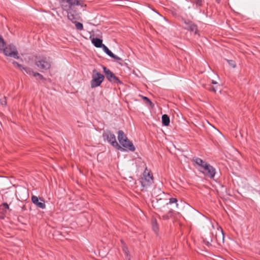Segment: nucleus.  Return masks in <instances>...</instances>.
Instances as JSON below:
<instances>
[{
    "mask_svg": "<svg viewBox=\"0 0 260 260\" xmlns=\"http://www.w3.org/2000/svg\"><path fill=\"white\" fill-rule=\"evenodd\" d=\"M90 86L92 88L100 86L105 79V76L98 72L96 69L92 71Z\"/></svg>",
    "mask_w": 260,
    "mask_h": 260,
    "instance_id": "1",
    "label": "nucleus"
},
{
    "mask_svg": "<svg viewBox=\"0 0 260 260\" xmlns=\"http://www.w3.org/2000/svg\"><path fill=\"white\" fill-rule=\"evenodd\" d=\"M153 182L152 174L151 173L146 167L143 172V176L141 179V183L143 189H147Z\"/></svg>",
    "mask_w": 260,
    "mask_h": 260,
    "instance_id": "2",
    "label": "nucleus"
},
{
    "mask_svg": "<svg viewBox=\"0 0 260 260\" xmlns=\"http://www.w3.org/2000/svg\"><path fill=\"white\" fill-rule=\"evenodd\" d=\"M51 59L49 57L39 56L36 57V64L42 70H48L51 66Z\"/></svg>",
    "mask_w": 260,
    "mask_h": 260,
    "instance_id": "3",
    "label": "nucleus"
},
{
    "mask_svg": "<svg viewBox=\"0 0 260 260\" xmlns=\"http://www.w3.org/2000/svg\"><path fill=\"white\" fill-rule=\"evenodd\" d=\"M103 137L106 139L113 147L118 150H124L120 145L116 141L115 136L114 134L110 131H107L103 134Z\"/></svg>",
    "mask_w": 260,
    "mask_h": 260,
    "instance_id": "4",
    "label": "nucleus"
},
{
    "mask_svg": "<svg viewBox=\"0 0 260 260\" xmlns=\"http://www.w3.org/2000/svg\"><path fill=\"white\" fill-rule=\"evenodd\" d=\"M4 53L6 56H9L16 59L19 58L17 49L13 45L11 44L4 48Z\"/></svg>",
    "mask_w": 260,
    "mask_h": 260,
    "instance_id": "5",
    "label": "nucleus"
},
{
    "mask_svg": "<svg viewBox=\"0 0 260 260\" xmlns=\"http://www.w3.org/2000/svg\"><path fill=\"white\" fill-rule=\"evenodd\" d=\"M103 71L107 80L114 83H121L118 78L116 77L109 69L103 67Z\"/></svg>",
    "mask_w": 260,
    "mask_h": 260,
    "instance_id": "6",
    "label": "nucleus"
},
{
    "mask_svg": "<svg viewBox=\"0 0 260 260\" xmlns=\"http://www.w3.org/2000/svg\"><path fill=\"white\" fill-rule=\"evenodd\" d=\"M204 171H202L206 176L213 178L215 174V169L210 164H207L204 166Z\"/></svg>",
    "mask_w": 260,
    "mask_h": 260,
    "instance_id": "7",
    "label": "nucleus"
},
{
    "mask_svg": "<svg viewBox=\"0 0 260 260\" xmlns=\"http://www.w3.org/2000/svg\"><path fill=\"white\" fill-rule=\"evenodd\" d=\"M182 21L185 24V26H184L185 29L190 31L194 32L195 34L197 33V26L192 21L186 20L185 19H183Z\"/></svg>",
    "mask_w": 260,
    "mask_h": 260,
    "instance_id": "8",
    "label": "nucleus"
},
{
    "mask_svg": "<svg viewBox=\"0 0 260 260\" xmlns=\"http://www.w3.org/2000/svg\"><path fill=\"white\" fill-rule=\"evenodd\" d=\"M31 202L38 207L44 209L46 208L45 201L42 199H39L37 196L33 195L31 197Z\"/></svg>",
    "mask_w": 260,
    "mask_h": 260,
    "instance_id": "9",
    "label": "nucleus"
},
{
    "mask_svg": "<svg viewBox=\"0 0 260 260\" xmlns=\"http://www.w3.org/2000/svg\"><path fill=\"white\" fill-rule=\"evenodd\" d=\"M164 192L159 189H155L153 190V194L155 196L152 200L153 205L155 203H158V201H161L162 198L159 197L161 194H164Z\"/></svg>",
    "mask_w": 260,
    "mask_h": 260,
    "instance_id": "10",
    "label": "nucleus"
},
{
    "mask_svg": "<svg viewBox=\"0 0 260 260\" xmlns=\"http://www.w3.org/2000/svg\"><path fill=\"white\" fill-rule=\"evenodd\" d=\"M120 143L124 148L129 151L133 152L135 150V147L133 143L128 139L120 142Z\"/></svg>",
    "mask_w": 260,
    "mask_h": 260,
    "instance_id": "11",
    "label": "nucleus"
},
{
    "mask_svg": "<svg viewBox=\"0 0 260 260\" xmlns=\"http://www.w3.org/2000/svg\"><path fill=\"white\" fill-rule=\"evenodd\" d=\"M62 2L63 3L68 4L69 8L75 5L81 6V7L83 6V2L81 0H62Z\"/></svg>",
    "mask_w": 260,
    "mask_h": 260,
    "instance_id": "12",
    "label": "nucleus"
},
{
    "mask_svg": "<svg viewBox=\"0 0 260 260\" xmlns=\"http://www.w3.org/2000/svg\"><path fill=\"white\" fill-rule=\"evenodd\" d=\"M102 47L103 48L104 51L109 56L117 60L122 61V59L121 58L114 54L105 45H103Z\"/></svg>",
    "mask_w": 260,
    "mask_h": 260,
    "instance_id": "13",
    "label": "nucleus"
},
{
    "mask_svg": "<svg viewBox=\"0 0 260 260\" xmlns=\"http://www.w3.org/2000/svg\"><path fill=\"white\" fill-rule=\"evenodd\" d=\"M192 161L194 162L197 165L199 166H201L203 169L204 168V166L205 165H207V162L203 160L202 159L199 157H193L192 159Z\"/></svg>",
    "mask_w": 260,
    "mask_h": 260,
    "instance_id": "14",
    "label": "nucleus"
},
{
    "mask_svg": "<svg viewBox=\"0 0 260 260\" xmlns=\"http://www.w3.org/2000/svg\"><path fill=\"white\" fill-rule=\"evenodd\" d=\"M92 43L98 48H101L104 44H102V40L99 38H93L91 40Z\"/></svg>",
    "mask_w": 260,
    "mask_h": 260,
    "instance_id": "15",
    "label": "nucleus"
},
{
    "mask_svg": "<svg viewBox=\"0 0 260 260\" xmlns=\"http://www.w3.org/2000/svg\"><path fill=\"white\" fill-rule=\"evenodd\" d=\"M217 231L218 232V235L217 234L215 235V238L217 241H219L220 240L223 241L224 240V234L222 231V229L221 228H218Z\"/></svg>",
    "mask_w": 260,
    "mask_h": 260,
    "instance_id": "16",
    "label": "nucleus"
},
{
    "mask_svg": "<svg viewBox=\"0 0 260 260\" xmlns=\"http://www.w3.org/2000/svg\"><path fill=\"white\" fill-rule=\"evenodd\" d=\"M127 139L128 138L122 131L120 130L118 132V139L119 143Z\"/></svg>",
    "mask_w": 260,
    "mask_h": 260,
    "instance_id": "17",
    "label": "nucleus"
},
{
    "mask_svg": "<svg viewBox=\"0 0 260 260\" xmlns=\"http://www.w3.org/2000/svg\"><path fill=\"white\" fill-rule=\"evenodd\" d=\"M152 229L155 233H157L159 231L158 225L157 223L156 219L153 218L151 220Z\"/></svg>",
    "mask_w": 260,
    "mask_h": 260,
    "instance_id": "18",
    "label": "nucleus"
},
{
    "mask_svg": "<svg viewBox=\"0 0 260 260\" xmlns=\"http://www.w3.org/2000/svg\"><path fill=\"white\" fill-rule=\"evenodd\" d=\"M162 123L165 126H168L170 124V117L167 114L162 116Z\"/></svg>",
    "mask_w": 260,
    "mask_h": 260,
    "instance_id": "19",
    "label": "nucleus"
},
{
    "mask_svg": "<svg viewBox=\"0 0 260 260\" xmlns=\"http://www.w3.org/2000/svg\"><path fill=\"white\" fill-rule=\"evenodd\" d=\"M172 213V210H171L169 211V212L167 214L163 215L161 217V218L164 220H168L170 219L171 215Z\"/></svg>",
    "mask_w": 260,
    "mask_h": 260,
    "instance_id": "20",
    "label": "nucleus"
},
{
    "mask_svg": "<svg viewBox=\"0 0 260 260\" xmlns=\"http://www.w3.org/2000/svg\"><path fill=\"white\" fill-rule=\"evenodd\" d=\"M75 26H76V28L78 30H81L83 29V24L81 23H80V22H75Z\"/></svg>",
    "mask_w": 260,
    "mask_h": 260,
    "instance_id": "21",
    "label": "nucleus"
},
{
    "mask_svg": "<svg viewBox=\"0 0 260 260\" xmlns=\"http://www.w3.org/2000/svg\"><path fill=\"white\" fill-rule=\"evenodd\" d=\"M22 70H24L26 73L29 74V75H30V74H32L33 75V73H34L30 69L28 68H24V67H23L22 69Z\"/></svg>",
    "mask_w": 260,
    "mask_h": 260,
    "instance_id": "22",
    "label": "nucleus"
},
{
    "mask_svg": "<svg viewBox=\"0 0 260 260\" xmlns=\"http://www.w3.org/2000/svg\"><path fill=\"white\" fill-rule=\"evenodd\" d=\"M173 203H176L177 207L178 206V204H177V199L174 198H170L169 200V203H167L166 204L168 205L169 204H173Z\"/></svg>",
    "mask_w": 260,
    "mask_h": 260,
    "instance_id": "23",
    "label": "nucleus"
},
{
    "mask_svg": "<svg viewBox=\"0 0 260 260\" xmlns=\"http://www.w3.org/2000/svg\"><path fill=\"white\" fill-rule=\"evenodd\" d=\"M226 61L229 63V65L232 67L233 68H234L236 67V63L234 60L226 59Z\"/></svg>",
    "mask_w": 260,
    "mask_h": 260,
    "instance_id": "24",
    "label": "nucleus"
},
{
    "mask_svg": "<svg viewBox=\"0 0 260 260\" xmlns=\"http://www.w3.org/2000/svg\"><path fill=\"white\" fill-rule=\"evenodd\" d=\"M13 64L15 67L17 68L20 70H22L23 67L20 64L15 61L13 62Z\"/></svg>",
    "mask_w": 260,
    "mask_h": 260,
    "instance_id": "25",
    "label": "nucleus"
},
{
    "mask_svg": "<svg viewBox=\"0 0 260 260\" xmlns=\"http://www.w3.org/2000/svg\"><path fill=\"white\" fill-rule=\"evenodd\" d=\"M33 76L34 77H38L40 79H44L43 76L39 73H33Z\"/></svg>",
    "mask_w": 260,
    "mask_h": 260,
    "instance_id": "26",
    "label": "nucleus"
},
{
    "mask_svg": "<svg viewBox=\"0 0 260 260\" xmlns=\"http://www.w3.org/2000/svg\"><path fill=\"white\" fill-rule=\"evenodd\" d=\"M206 88L210 91H212L214 92H216V91L215 87H214L213 86L209 85V87H206Z\"/></svg>",
    "mask_w": 260,
    "mask_h": 260,
    "instance_id": "27",
    "label": "nucleus"
},
{
    "mask_svg": "<svg viewBox=\"0 0 260 260\" xmlns=\"http://www.w3.org/2000/svg\"><path fill=\"white\" fill-rule=\"evenodd\" d=\"M4 41L3 38L0 37V49H3L4 47Z\"/></svg>",
    "mask_w": 260,
    "mask_h": 260,
    "instance_id": "28",
    "label": "nucleus"
},
{
    "mask_svg": "<svg viewBox=\"0 0 260 260\" xmlns=\"http://www.w3.org/2000/svg\"><path fill=\"white\" fill-rule=\"evenodd\" d=\"M122 249L123 252L125 253L126 256L128 257V251L127 250V248L125 246H123Z\"/></svg>",
    "mask_w": 260,
    "mask_h": 260,
    "instance_id": "29",
    "label": "nucleus"
},
{
    "mask_svg": "<svg viewBox=\"0 0 260 260\" xmlns=\"http://www.w3.org/2000/svg\"><path fill=\"white\" fill-rule=\"evenodd\" d=\"M194 2L196 4V5L198 6H202V0H193Z\"/></svg>",
    "mask_w": 260,
    "mask_h": 260,
    "instance_id": "30",
    "label": "nucleus"
},
{
    "mask_svg": "<svg viewBox=\"0 0 260 260\" xmlns=\"http://www.w3.org/2000/svg\"><path fill=\"white\" fill-rule=\"evenodd\" d=\"M203 241L207 246H209L211 245V242L212 241V240H210V241H207L205 239H204Z\"/></svg>",
    "mask_w": 260,
    "mask_h": 260,
    "instance_id": "31",
    "label": "nucleus"
},
{
    "mask_svg": "<svg viewBox=\"0 0 260 260\" xmlns=\"http://www.w3.org/2000/svg\"><path fill=\"white\" fill-rule=\"evenodd\" d=\"M1 104H2L3 106H6V105H7V102H6V101L5 100V98H4V100H3V101H2L1 102Z\"/></svg>",
    "mask_w": 260,
    "mask_h": 260,
    "instance_id": "32",
    "label": "nucleus"
},
{
    "mask_svg": "<svg viewBox=\"0 0 260 260\" xmlns=\"http://www.w3.org/2000/svg\"><path fill=\"white\" fill-rule=\"evenodd\" d=\"M3 206L6 208V209H9V205H8L7 203H5L3 204Z\"/></svg>",
    "mask_w": 260,
    "mask_h": 260,
    "instance_id": "33",
    "label": "nucleus"
},
{
    "mask_svg": "<svg viewBox=\"0 0 260 260\" xmlns=\"http://www.w3.org/2000/svg\"><path fill=\"white\" fill-rule=\"evenodd\" d=\"M144 99L148 103H149V104H151V102L150 101V100L147 97H144Z\"/></svg>",
    "mask_w": 260,
    "mask_h": 260,
    "instance_id": "34",
    "label": "nucleus"
},
{
    "mask_svg": "<svg viewBox=\"0 0 260 260\" xmlns=\"http://www.w3.org/2000/svg\"><path fill=\"white\" fill-rule=\"evenodd\" d=\"M212 83L213 84H217V83L216 81H215L214 80H212Z\"/></svg>",
    "mask_w": 260,
    "mask_h": 260,
    "instance_id": "35",
    "label": "nucleus"
},
{
    "mask_svg": "<svg viewBox=\"0 0 260 260\" xmlns=\"http://www.w3.org/2000/svg\"><path fill=\"white\" fill-rule=\"evenodd\" d=\"M73 17V15H68V18L69 19H71V17Z\"/></svg>",
    "mask_w": 260,
    "mask_h": 260,
    "instance_id": "36",
    "label": "nucleus"
},
{
    "mask_svg": "<svg viewBox=\"0 0 260 260\" xmlns=\"http://www.w3.org/2000/svg\"><path fill=\"white\" fill-rule=\"evenodd\" d=\"M216 2L219 3L220 1V0H216Z\"/></svg>",
    "mask_w": 260,
    "mask_h": 260,
    "instance_id": "37",
    "label": "nucleus"
},
{
    "mask_svg": "<svg viewBox=\"0 0 260 260\" xmlns=\"http://www.w3.org/2000/svg\"><path fill=\"white\" fill-rule=\"evenodd\" d=\"M128 260H130V259H129V257H128Z\"/></svg>",
    "mask_w": 260,
    "mask_h": 260,
    "instance_id": "38",
    "label": "nucleus"
}]
</instances>
